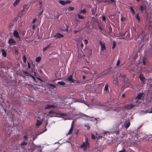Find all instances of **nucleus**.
Listing matches in <instances>:
<instances>
[{
	"label": "nucleus",
	"mask_w": 152,
	"mask_h": 152,
	"mask_svg": "<svg viewBox=\"0 0 152 152\" xmlns=\"http://www.w3.org/2000/svg\"><path fill=\"white\" fill-rule=\"evenodd\" d=\"M67 115L66 114L64 113H57L53 111H50L47 114V116L49 117L56 116L57 115L58 117L63 118Z\"/></svg>",
	"instance_id": "f257e3e1"
},
{
	"label": "nucleus",
	"mask_w": 152,
	"mask_h": 152,
	"mask_svg": "<svg viewBox=\"0 0 152 152\" xmlns=\"http://www.w3.org/2000/svg\"><path fill=\"white\" fill-rule=\"evenodd\" d=\"M89 143L88 142V139L87 138H86L85 142H83L82 144L80 146V148H83L84 150H85L86 149L87 146H89Z\"/></svg>",
	"instance_id": "f03ea898"
},
{
	"label": "nucleus",
	"mask_w": 152,
	"mask_h": 152,
	"mask_svg": "<svg viewBox=\"0 0 152 152\" xmlns=\"http://www.w3.org/2000/svg\"><path fill=\"white\" fill-rule=\"evenodd\" d=\"M139 78L140 79V81L142 84L144 85L145 83V78L143 76V75L142 74H140V75Z\"/></svg>",
	"instance_id": "7ed1b4c3"
},
{
	"label": "nucleus",
	"mask_w": 152,
	"mask_h": 152,
	"mask_svg": "<svg viewBox=\"0 0 152 152\" xmlns=\"http://www.w3.org/2000/svg\"><path fill=\"white\" fill-rule=\"evenodd\" d=\"M64 36L62 34L58 32L53 36V37L56 39H61L63 38Z\"/></svg>",
	"instance_id": "20e7f679"
},
{
	"label": "nucleus",
	"mask_w": 152,
	"mask_h": 152,
	"mask_svg": "<svg viewBox=\"0 0 152 152\" xmlns=\"http://www.w3.org/2000/svg\"><path fill=\"white\" fill-rule=\"evenodd\" d=\"M71 2V1L69 0L66 1H62V0H59V3L61 4L64 5L66 4H70Z\"/></svg>",
	"instance_id": "39448f33"
},
{
	"label": "nucleus",
	"mask_w": 152,
	"mask_h": 152,
	"mask_svg": "<svg viewBox=\"0 0 152 152\" xmlns=\"http://www.w3.org/2000/svg\"><path fill=\"white\" fill-rule=\"evenodd\" d=\"M73 73H72V75H70L69 77H67L66 80H68V81L71 82V83H75L74 80L72 79V77L73 75Z\"/></svg>",
	"instance_id": "423d86ee"
},
{
	"label": "nucleus",
	"mask_w": 152,
	"mask_h": 152,
	"mask_svg": "<svg viewBox=\"0 0 152 152\" xmlns=\"http://www.w3.org/2000/svg\"><path fill=\"white\" fill-rule=\"evenodd\" d=\"M99 44L101 46V50L102 51L106 50V47L105 45V43L104 42H102L101 41L99 42Z\"/></svg>",
	"instance_id": "0eeeda50"
},
{
	"label": "nucleus",
	"mask_w": 152,
	"mask_h": 152,
	"mask_svg": "<svg viewBox=\"0 0 152 152\" xmlns=\"http://www.w3.org/2000/svg\"><path fill=\"white\" fill-rule=\"evenodd\" d=\"M8 43L10 45H15L16 44L15 42L12 38L8 40Z\"/></svg>",
	"instance_id": "6e6552de"
},
{
	"label": "nucleus",
	"mask_w": 152,
	"mask_h": 152,
	"mask_svg": "<svg viewBox=\"0 0 152 152\" xmlns=\"http://www.w3.org/2000/svg\"><path fill=\"white\" fill-rule=\"evenodd\" d=\"M135 107V105L130 104L125 106V108L126 109H131Z\"/></svg>",
	"instance_id": "1a4fd4ad"
},
{
	"label": "nucleus",
	"mask_w": 152,
	"mask_h": 152,
	"mask_svg": "<svg viewBox=\"0 0 152 152\" xmlns=\"http://www.w3.org/2000/svg\"><path fill=\"white\" fill-rule=\"evenodd\" d=\"M13 34L16 38H18L19 39H20L19 33L16 30H15L14 31Z\"/></svg>",
	"instance_id": "9d476101"
},
{
	"label": "nucleus",
	"mask_w": 152,
	"mask_h": 152,
	"mask_svg": "<svg viewBox=\"0 0 152 152\" xmlns=\"http://www.w3.org/2000/svg\"><path fill=\"white\" fill-rule=\"evenodd\" d=\"M27 142L23 141L20 144V146L24 150L25 147L27 145Z\"/></svg>",
	"instance_id": "9b49d317"
},
{
	"label": "nucleus",
	"mask_w": 152,
	"mask_h": 152,
	"mask_svg": "<svg viewBox=\"0 0 152 152\" xmlns=\"http://www.w3.org/2000/svg\"><path fill=\"white\" fill-rule=\"evenodd\" d=\"M56 106L53 105H49L48 104L45 106V109H50V108H55Z\"/></svg>",
	"instance_id": "f8f14e48"
},
{
	"label": "nucleus",
	"mask_w": 152,
	"mask_h": 152,
	"mask_svg": "<svg viewBox=\"0 0 152 152\" xmlns=\"http://www.w3.org/2000/svg\"><path fill=\"white\" fill-rule=\"evenodd\" d=\"M130 123L129 121H125L124 124V127L125 128H128L130 126Z\"/></svg>",
	"instance_id": "ddd939ff"
},
{
	"label": "nucleus",
	"mask_w": 152,
	"mask_h": 152,
	"mask_svg": "<svg viewBox=\"0 0 152 152\" xmlns=\"http://www.w3.org/2000/svg\"><path fill=\"white\" fill-rule=\"evenodd\" d=\"M140 59L142 60L143 64L144 65H145L146 64V63L148 61V59L147 58H142V59H141V58H140Z\"/></svg>",
	"instance_id": "4468645a"
},
{
	"label": "nucleus",
	"mask_w": 152,
	"mask_h": 152,
	"mask_svg": "<svg viewBox=\"0 0 152 152\" xmlns=\"http://www.w3.org/2000/svg\"><path fill=\"white\" fill-rule=\"evenodd\" d=\"M75 102H81V103H85V101L84 100V99L83 98H81V99H76Z\"/></svg>",
	"instance_id": "2eb2a0df"
},
{
	"label": "nucleus",
	"mask_w": 152,
	"mask_h": 152,
	"mask_svg": "<svg viewBox=\"0 0 152 152\" xmlns=\"http://www.w3.org/2000/svg\"><path fill=\"white\" fill-rule=\"evenodd\" d=\"M73 121H72V123L71 125V128L69 129V131L68 132V134H71V133L73 130Z\"/></svg>",
	"instance_id": "dca6fc26"
},
{
	"label": "nucleus",
	"mask_w": 152,
	"mask_h": 152,
	"mask_svg": "<svg viewBox=\"0 0 152 152\" xmlns=\"http://www.w3.org/2000/svg\"><path fill=\"white\" fill-rule=\"evenodd\" d=\"M140 10L141 12L143 11L144 10H145L146 8V6H144L143 5H140Z\"/></svg>",
	"instance_id": "f3484780"
},
{
	"label": "nucleus",
	"mask_w": 152,
	"mask_h": 152,
	"mask_svg": "<svg viewBox=\"0 0 152 152\" xmlns=\"http://www.w3.org/2000/svg\"><path fill=\"white\" fill-rule=\"evenodd\" d=\"M2 55L4 57H5L7 55V53L4 49H2L1 50Z\"/></svg>",
	"instance_id": "a211bd4d"
},
{
	"label": "nucleus",
	"mask_w": 152,
	"mask_h": 152,
	"mask_svg": "<svg viewBox=\"0 0 152 152\" xmlns=\"http://www.w3.org/2000/svg\"><path fill=\"white\" fill-rule=\"evenodd\" d=\"M143 94V93H140L138 94V95L137 96L136 98L138 99H140L141 98V97Z\"/></svg>",
	"instance_id": "6ab92c4d"
},
{
	"label": "nucleus",
	"mask_w": 152,
	"mask_h": 152,
	"mask_svg": "<svg viewBox=\"0 0 152 152\" xmlns=\"http://www.w3.org/2000/svg\"><path fill=\"white\" fill-rule=\"evenodd\" d=\"M129 9L132 11V14L134 15L135 13V11L132 6H129Z\"/></svg>",
	"instance_id": "aec40b11"
},
{
	"label": "nucleus",
	"mask_w": 152,
	"mask_h": 152,
	"mask_svg": "<svg viewBox=\"0 0 152 152\" xmlns=\"http://www.w3.org/2000/svg\"><path fill=\"white\" fill-rule=\"evenodd\" d=\"M57 84L64 86L65 85V83L62 81H59L58 82Z\"/></svg>",
	"instance_id": "412c9836"
},
{
	"label": "nucleus",
	"mask_w": 152,
	"mask_h": 152,
	"mask_svg": "<svg viewBox=\"0 0 152 152\" xmlns=\"http://www.w3.org/2000/svg\"><path fill=\"white\" fill-rule=\"evenodd\" d=\"M86 13V10L85 9H84L83 10H82L80 11L79 12V13L80 14H81V13H83V14H85Z\"/></svg>",
	"instance_id": "4be33fe9"
},
{
	"label": "nucleus",
	"mask_w": 152,
	"mask_h": 152,
	"mask_svg": "<svg viewBox=\"0 0 152 152\" xmlns=\"http://www.w3.org/2000/svg\"><path fill=\"white\" fill-rule=\"evenodd\" d=\"M126 77V75H125L122 74L121 73L119 75V77H121L122 78H125V79H126L125 78Z\"/></svg>",
	"instance_id": "5701e85b"
},
{
	"label": "nucleus",
	"mask_w": 152,
	"mask_h": 152,
	"mask_svg": "<svg viewBox=\"0 0 152 152\" xmlns=\"http://www.w3.org/2000/svg\"><path fill=\"white\" fill-rule=\"evenodd\" d=\"M50 44L49 45H48L47 46L45 47V48H43L42 49V50L43 51H45L46 50L50 47Z\"/></svg>",
	"instance_id": "b1692460"
},
{
	"label": "nucleus",
	"mask_w": 152,
	"mask_h": 152,
	"mask_svg": "<svg viewBox=\"0 0 152 152\" xmlns=\"http://www.w3.org/2000/svg\"><path fill=\"white\" fill-rule=\"evenodd\" d=\"M121 21L122 22H123L124 21L126 20V18L125 17H124L122 15H121Z\"/></svg>",
	"instance_id": "393cba45"
},
{
	"label": "nucleus",
	"mask_w": 152,
	"mask_h": 152,
	"mask_svg": "<svg viewBox=\"0 0 152 152\" xmlns=\"http://www.w3.org/2000/svg\"><path fill=\"white\" fill-rule=\"evenodd\" d=\"M41 121L39 120H37V123L36 124V126H39L40 124H41Z\"/></svg>",
	"instance_id": "a878e982"
},
{
	"label": "nucleus",
	"mask_w": 152,
	"mask_h": 152,
	"mask_svg": "<svg viewBox=\"0 0 152 152\" xmlns=\"http://www.w3.org/2000/svg\"><path fill=\"white\" fill-rule=\"evenodd\" d=\"M78 18L79 19H84V17L83 16H82L79 14H77V15Z\"/></svg>",
	"instance_id": "bb28decb"
},
{
	"label": "nucleus",
	"mask_w": 152,
	"mask_h": 152,
	"mask_svg": "<svg viewBox=\"0 0 152 152\" xmlns=\"http://www.w3.org/2000/svg\"><path fill=\"white\" fill-rule=\"evenodd\" d=\"M74 9V7H69L67 9V10L69 11H72Z\"/></svg>",
	"instance_id": "cd10ccee"
},
{
	"label": "nucleus",
	"mask_w": 152,
	"mask_h": 152,
	"mask_svg": "<svg viewBox=\"0 0 152 152\" xmlns=\"http://www.w3.org/2000/svg\"><path fill=\"white\" fill-rule=\"evenodd\" d=\"M88 54H89L90 55H91L92 54V51L91 49H88V51L87 52Z\"/></svg>",
	"instance_id": "c85d7f7f"
},
{
	"label": "nucleus",
	"mask_w": 152,
	"mask_h": 152,
	"mask_svg": "<svg viewBox=\"0 0 152 152\" xmlns=\"http://www.w3.org/2000/svg\"><path fill=\"white\" fill-rule=\"evenodd\" d=\"M109 29V33H111L112 32V29L111 27L110 26V25L108 27Z\"/></svg>",
	"instance_id": "c756f323"
},
{
	"label": "nucleus",
	"mask_w": 152,
	"mask_h": 152,
	"mask_svg": "<svg viewBox=\"0 0 152 152\" xmlns=\"http://www.w3.org/2000/svg\"><path fill=\"white\" fill-rule=\"evenodd\" d=\"M121 123L122 122L121 121L117 123L116 125V127L117 128H118L119 127V126L120 125H121Z\"/></svg>",
	"instance_id": "7c9ffc66"
},
{
	"label": "nucleus",
	"mask_w": 152,
	"mask_h": 152,
	"mask_svg": "<svg viewBox=\"0 0 152 152\" xmlns=\"http://www.w3.org/2000/svg\"><path fill=\"white\" fill-rule=\"evenodd\" d=\"M108 84H106L104 87V90L106 91H107L108 90Z\"/></svg>",
	"instance_id": "2f4dec72"
},
{
	"label": "nucleus",
	"mask_w": 152,
	"mask_h": 152,
	"mask_svg": "<svg viewBox=\"0 0 152 152\" xmlns=\"http://www.w3.org/2000/svg\"><path fill=\"white\" fill-rule=\"evenodd\" d=\"M3 125L6 127H7L9 126V124H8L7 121H4Z\"/></svg>",
	"instance_id": "473e14b6"
},
{
	"label": "nucleus",
	"mask_w": 152,
	"mask_h": 152,
	"mask_svg": "<svg viewBox=\"0 0 152 152\" xmlns=\"http://www.w3.org/2000/svg\"><path fill=\"white\" fill-rule=\"evenodd\" d=\"M19 2V1H17L16 0L13 3V5L15 7L17 5V4Z\"/></svg>",
	"instance_id": "72a5a7b5"
},
{
	"label": "nucleus",
	"mask_w": 152,
	"mask_h": 152,
	"mask_svg": "<svg viewBox=\"0 0 152 152\" xmlns=\"http://www.w3.org/2000/svg\"><path fill=\"white\" fill-rule=\"evenodd\" d=\"M19 2V1H17L16 0L13 3V5L15 7L17 5V4Z\"/></svg>",
	"instance_id": "f704fd0d"
},
{
	"label": "nucleus",
	"mask_w": 152,
	"mask_h": 152,
	"mask_svg": "<svg viewBox=\"0 0 152 152\" xmlns=\"http://www.w3.org/2000/svg\"><path fill=\"white\" fill-rule=\"evenodd\" d=\"M135 17L139 21L140 20V18L139 16V14H137L135 16Z\"/></svg>",
	"instance_id": "c9c22d12"
},
{
	"label": "nucleus",
	"mask_w": 152,
	"mask_h": 152,
	"mask_svg": "<svg viewBox=\"0 0 152 152\" xmlns=\"http://www.w3.org/2000/svg\"><path fill=\"white\" fill-rule=\"evenodd\" d=\"M41 58H36V61L37 62H39L41 60Z\"/></svg>",
	"instance_id": "e433bc0d"
},
{
	"label": "nucleus",
	"mask_w": 152,
	"mask_h": 152,
	"mask_svg": "<svg viewBox=\"0 0 152 152\" xmlns=\"http://www.w3.org/2000/svg\"><path fill=\"white\" fill-rule=\"evenodd\" d=\"M126 34V32L122 33L121 32L119 33V35L122 37L124 36Z\"/></svg>",
	"instance_id": "4c0bfd02"
},
{
	"label": "nucleus",
	"mask_w": 152,
	"mask_h": 152,
	"mask_svg": "<svg viewBox=\"0 0 152 152\" xmlns=\"http://www.w3.org/2000/svg\"><path fill=\"white\" fill-rule=\"evenodd\" d=\"M116 45V43L115 41H113V45L112 47V48L113 49H114L115 46Z\"/></svg>",
	"instance_id": "58836bf2"
},
{
	"label": "nucleus",
	"mask_w": 152,
	"mask_h": 152,
	"mask_svg": "<svg viewBox=\"0 0 152 152\" xmlns=\"http://www.w3.org/2000/svg\"><path fill=\"white\" fill-rule=\"evenodd\" d=\"M23 138L25 140H27L28 139L27 134H25L23 136Z\"/></svg>",
	"instance_id": "ea45409f"
},
{
	"label": "nucleus",
	"mask_w": 152,
	"mask_h": 152,
	"mask_svg": "<svg viewBox=\"0 0 152 152\" xmlns=\"http://www.w3.org/2000/svg\"><path fill=\"white\" fill-rule=\"evenodd\" d=\"M43 10H42L38 14V16H40L42 15V14L43 13Z\"/></svg>",
	"instance_id": "a19ab883"
},
{
	"label": "nucleus",
	"mask_w": 152,
	"mask_h": 152,
	"mask_svg": "<svg viewBox=\"0 0 152 152\" xmlns=\"http://www.w3.org/2000/svg\"><path fill=\"white\" fill-rule=\"evenodd\" d=\"M118 152H127V151L124 148L123 149L119 151Z\"/></svg>",
	"instance_id": "79ce46f5"
},
{
	"label": "nucleus",
	"mask_w": 152,
	"mask_h": 152,
	"mask_svg": "<svg viewBox=\"0 0 152 152\" xmlns=\"http://www.w3.org/2000/svg\"><path fill=\"white\" fill-rule=\"evenodd\" d=\"M48 85L49 86L53 87V88H55L56 87V86L55 85H53V84H49Z\"/></svg>",
	"instance_id": "37998d69"
},
{
	"label": "nucleus",
	"mask_w": 152,
	"mask_h": 152,
	"mask_svg": "<svg viewBox=\"0 0 152 152\" xmlns=\"http://www.w3.org/2000/svg\"><path fill=\"white\" fill-rule=\"evenodd\" d=\"M30 76L33 78L34 81H35L36 80L35 77L34 76L32 75H31V74Z\"/></svg>",
	"instance_id": "c03bdc74"
},
{
	"label": "nucleus",
	"mask_w": 152,
	"mask_h": 152,
	"mask_svg": "<svg viewBox=\"0 0 152 152\" xmlns=\"http://www.w3.org/2000/svg\"><path fill=\"white\" fill-rule=\"evenodd\" d=\"M23 73L25 74H28L29 75V73H28L27 71H23L22 72Z\"/></svg>",
	"instance_id": "a18cd8bd"
},
{
	"label": "nucleus",
	"mask_w": 152,
	"mask_h": 152,
	"mask_svg": "<svg viewBox=\"0 0 152 152\" xmlns=\"http://www.w3.org/2000/svg\"><path fill=\"white\" fill-rule=\"evenodd\" d=\"M120 61H119V60H118L117 61V62L116 63V65L117 66H118L119 65V64H120Z\"/></svg>",
	"instance_id": "49530a36"
},
{
	"label": "nucleus",
	"mask_w": 152,
	"mask_h": 152,
	"mask_svg": "<svg viewBox=\"0 0 152 152\" xmlns=\"http://www.w3.org/2000/svg\"><path fill=\"white\" fill-rule=\"evenodd\" d=\"M18 50H16L15 51V52H14V54L16 55L18 54Z\"/></svg>",
	"instance_id": "de8ad7c7"
},
{
	"label": "nucleus",
	"mask_w": 152,
	"mask_h": 152,
	"mask_svg": "<svg viewBox=\"0 0 152 152\" xmlns=\"http://www.w3.org/2000/svg\"><path fill=\"white\" fill-rule=\"evenodd\" d=\"M74 81H75V83H80V82L78 80H74Z\"/></svg>",
	"instance_id": "09e8293b"
},
{
	"label": "nucleus",
	"mask_w": 152,
	"mask_h": 152,
	"mask_svg": "<svg viewBox=\"0 0 152 152\" xmlns=\"http://www.w3.org/2000/svg\"><path fill=\"white\" fill-rule=\"evenodd\" d=\"M91 138L92 139H93V140L95 139V136L93 134H92L91 135Z\"/></svg>",
	"instance_id": "8fccbe9b"
},
{
	"label": "nucleus",
	"mask_w": 152,
	"mask_h": 152,
	"mask_svg": "<svg viewBox=\"0 0 152 152\" xmlns=\"http://www.w3.org/2000/svg\"><path fill=\"white\" fill-rule=\"evenodd\" d=\"M106 20V18L105 16H102V20L103 21H105Z\"/></svg>",
	"instance_id": "3c124183"
},
{
	"label": "nucleus",
	"mask_w": 152,
	"mask_h": 152,
	"mask_svg": "<svg viewBox=\"0 0 152 152\" xmlns=\"http://www.w3.org/2000/svg\"><path fill=\"white\" fill-rule=\"evenodd\" d=\"M88 40L86 39H85L84 41V43L85 44L87 45V44L88 43Z\"/></svg>",
	"instance_id": "603ef678"
},
{
	"label": "nucleus",
	"mask_w": 152,
	"mask_h": 152,
	"mask_svg": "<svg viewBox=\"0 0 152 152\" xmlns=\"http://www.w3.org/2000/svg\"><path fill=\"white\" fill-rule=\"evenodd\" d=\"M82 116H83V117H89V118H90V117L89 116L86 115H85V114L82 115Z\"/></svg>",
	"instance_id": "864d4df0"
},
{
	"label": "nucleus",
	"mask_w": 152,
	"mask_h": 152,
	"mask_svg": "<svg viewBox=\"0 0 152 152\" xmlns=\"http://www.w3.org/2000/svg\"><path fill=\"white\" fill-rule=\"evenodd\" d=\"M79 31L78 30H74L73 31V33L74 34H76L77 32H78Z\"/></svg>",
	"instance_id": "5fc2aeb1"
},
{
	"label": "nucleus",
	"mask_w": 152,
	"mask_h": 152,
	"mask_svg": "<svg viewBox=\"0 0 152 152\" xmlns=\"http://www.w3.org/2000/svg\"><path fill=\"white\" fill-rule=\"evenodd\" d=\"M126 36H127V39H129V37H130V34H129V33H128L127 34V35H126Z\"/></svg>",
	"instance_id": "6e6d98bb"
},
{
	"label": "nucleus",
	"mask_w": 152,
	"mask_h": 152,
	"mask_svg": "<svg viewBox=\"0 0 152 152\" xmlns=\"http://www.w3.org/2000/svg\"><path fill=\"white\" fill-rule=\"evenodd\" d=\"M27 65H28V68L30 69L31 67V66H30V63L29 62H28V64H27Z\"/></svg>",
	"instance_id": "4d7b16f0"
},
{
	"label": "nucleus",
	"mask_w": 152,
	"mask_h": 152,
	"mask_svg": "<svg viewBox=\"0 0 152 152\" xmlns=\"http://www.w3.org/2000/svg\"><path fill=\"white\" fill-rule=\"evenodd\" d=\"M23 58V62L24 63L26 62V58Z\"/></svg>",
	"instance_id": "13d9d810"
},
{
	"label": "nucleus",
	"mask_w": 152,
	"mask_h": 152,
	"mask_svg": "<svg viewBox=\"0 0 152 152\" xmlns=\"http://www.w3.org/2000/svg\"><path fill=\"white\" fill-rule=\"evenodd\" d=\"M47 124H48V123H46L45 125V130L43 131V132H45V131H46L47 130V129H46V126H47Z\"/></svg>",
	"instance_id": "bf43d9fd"
},
{
	"label": "nucleus",
	"mask_w": 152,
	"mask_h": 152,
	"mask_svg": "<svg viewBox=\"0 0 152 152\" xmlns=\"http://www.w3.org/2000/svg\"><path fill=\"white\" fill-rule=\"evenodd\" d=\"M36 20V18L34 19V20H33L32 23H35Z\"/></svg>",
	"instance_id": "052dcab7"
},
{
	"label": "nucleus",
	"mask_w": 152,
	"mask_h": 152,
	"mask_svg": "<svg viewBox=\"0 0 152 152\" xmlns=\"http://www.w3.org/2000/svg\"><path fill=\"white\" fill-rule=\"evenodd\" d=\"M83 47V43L82 42L81 44V48L82 49Z\"/></svg>",
	"instance_id": "680f3d73"
},
{
	"label": "nucleus",
	"mask_w": 152,
	"mask_h": 152,
	"mask_svg": "<svg viewBox=\"0 0 152 152\" xmlns=\"http://www.w3.org/2000/svg\"><path fill=\"white\" fill-rule=\"evenodd\" d=\"M22 84H24V85H23V86H26L27 85H28V83H22Z\"/></svg>",
	"instance_id": "e2e57ef3"
},
{
	"label": "nucleus",
	"mask_w": 152,
	"mask_h": 152,
	"mask_svg": "<svg viewBox=\"0 0 152 152\" xmlns=\"http://www.w3.org/2000/svg\"><path fill=\"white\" fill-rule=\"evenodd\" d=\"M25 32L24 31H23L22 32V34L23 36L25 34Z\"/></svg>",
	"instance_id": "0e129e2a"
},
{
	"label": "nucleus",
	"mask_w": 152,
	"mask_h": 152,
	"mask_svg": "<svg viewBox=\"0 0 152 152\" xmlns=\"http://www.w3.org/2000/svg\"><path fill=\"white\" fill-rule=\"evenodd\" d=\"M99 29H100V30H101V32L102 33V31L103 30H102V28L100 27V26H99Z\"/></svg>",
	"instance_id": "69168bd1"
},
{
	"label": "nucleus",
	"mask_w": 152,
	"mask_h": 152,
	"mask_svg": "<svg viewBox=\"0 0 152 152\" xmlns=\"http://www.w3.org/2000/svg\"><path fill=\"white\" fill-rule=\"evenodd\" d=\"M37 79L40 81H42V80L39 77H37Z\"/></svg>",
	"instance_id": "338daca9"
},
{
	"label": "nucleus",
	"mask_w": 152,
	"mask_h": 152,
	"mask_svg": "<svg viewBox=\"0 0 152 152\" xmlns=\"http://www.w3.org/2000/svg\"><path fill=\"white\" fill-rule=\"evenodd\" d=\"M35 28V25H33L32 26V28L33 29H34Z\"/></svg>",
	"instance_id": "774afa93"
}]
</instances>
